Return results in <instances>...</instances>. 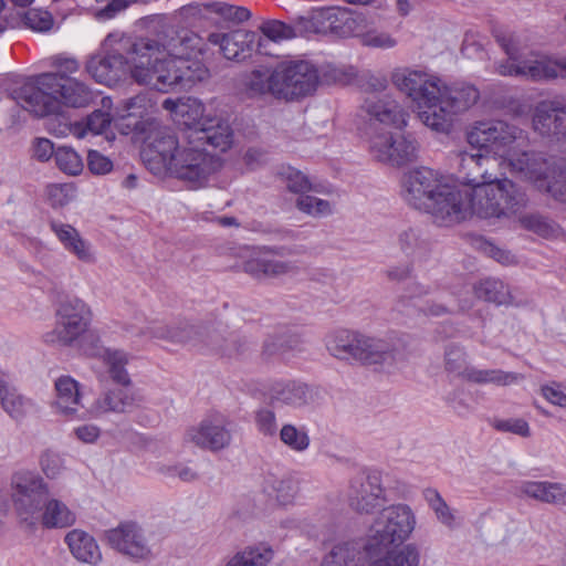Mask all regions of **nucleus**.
<instances>
[{
  "label": "nucleus",
  "instance_id": "f257e3e1",
  "mask_svg": "<svg viewBox=\"0 0 566 566\" xmlns=\"http://www.w3.org/2000/svg\"><path fill=\"white\" fill-rule=\"evenodd\" d=\"M178 117L186 127L180 135L158 129L148 137L142 158L154 175L169 174L191 188H201L223 166V160L206 146L228 151L233 145V129L226 119L207 114L197 98H186Z\"/></svg>",
  "mask_w": 566,
  "mask_h": 566
},
{
  "label": "nucleus",
  "instance_id": "f03ea898",
  "mask_svg": "<svg viewBox=\"0 0 566 566\" xmlns=\"http://www.w3.org/2000/svg\"><path fill=\"white\" fill-rule=\"evenodd\" d=\"M207 49V41L196 32L167 28L154 38L132 44L130 77L139 85L164 93L190 90L210 78V70L197 60Z\"/></svg>",
  "mask_w": 566,
  "mask_h": 566
},
{
  "label": "nucleus",
  "instance_id": "7ed1b4c3",
  "mask_svg": "<svg viewBox=\"0 0 566 566\" xmlns=\"http://www.w3.org/2000/svg\"><path fill=\"white\" fill-rule=\"evenodd\" d=\"M11 497L22 524L33 527H66L74 523L75 516L67 506L50 492L43 479L30 471H19L11 479Z\"/></svg>",
  "mask_w": 566,
  "mask_h": 566
},
{
  "label": "nucleus",
  "instance_id": "20e7f679",
  "mask_svg": "<svg viewBox=\"0 0 566 566\" xmlns=\"http://www.w3.org/2000/svg\"><path fill=\"white\" fill-rule=\"evenodd\" d=\"M503 165L516 179L533 186L541 193L558 201L566 185V165L545 153L517 147Z\"/></svg>",
  "mask_w": 566,
  "mask_h": 566
},
{
  "label": "nucleus",
  "instance_id": "39448f33",
  "mask_svg": "<svg viewBox=\"0 0 566 566\" xmlns=\"http://www.w3.org/2000/svg\"><path fill=\"white\" fill-rule=\"evenodd\" d=\"M469 218L500 219L524 210L530 202L528 196L509 178H497L479 187L467 190Z\"/></svg>",
  "mask_w": 566,
  "mask_h": 566
},
{
  "label": "nucleus",
  "instance_id": "423d86ee",
  "mask_svg": "<svg viewBox=\"0 0 566 566\" xmlns=\"http://www.w3.org/2000/svg\"><path fill=\"white\" fill-rule=\"evenodd\" d=\"M467 142L478 149L492 153L503 163L517 147L525 146L527 133L513 123L503 119L475 122L465 133Z\"/></svg>",
  "mask_w": 566,
  "mask_h": 566
},
{
  "label": "nucleus",
  "instance_id": "0eeeda50",
  "mask_svg": "<svg viewBox=\"0 0 566 566\" xmlns=\"http://www.w3.org/2000/svg\"><path fill=\"white\" fill-rule=\"evenodd\" d=\"M390 80L395 87L407 95L417 106L418 117L427 126L423 116L440 107L444 81L437 75L408 67L395 69Z\"/></svg>",
  "mask_w": 566,
  "mask_h": 566
},
{
  "label": "nucleus",
  "instance_id": "6e6552de",
  "mask_svg": "<svg viewBox=\"0 0 566 566\" xmlns=\"http://www.w3.org/2000/svg\"><path fill=\"white\" fill-rule=\"evenodd\" d=\"M415 523V516L406 505L384 509L370 526L366 549L377 553L400 545L413 531Z\"/></svg>",
  "mask_w": 566,
  "mask_h": 566
},
{
  "label": "nucleus",
  "instance_id": "1a4fd4ad",
  "mask_svg": "<svg viewBox=\"0 0 566 566\" xmlns=\"http://www.w3.org/2000/svg\"><path fill=\"white\" fill-rule=\"evenodd\" d=\"M92 321L90 306L77 297L67 298L59 304L54 328L46 333L49 344L72 346L88 331Z\"/></svg>",
  "mask_w": 566,
  "mask_h": 566
},
{
  "label": "nucleus",
  "instance_id": "9d476101",
  "mask_svg": "<svg viewBox=\"0 0 566 566\" xmlns=\"http://www.w3.org/2000/svg\"><path fill=\"white\" fill-rule=\"evenodd\" d=\"M479 97L480 93L473 85L454 84L450 86L444 82L440 107L437 108L438 113L432 111L429 115L423 116L427 127L437 132H448L452 126L454 117L472 107Z\"/></svg>",
  "mask_w": 566,
  "mask_h": 566
},
{
  "label": "nucleus",
  "instance_id": "9b49d317",
  "mask_svg": "<svg viewBox=\"0 0 566 566\" xmlns=\"http://www.w3.org/2000/svg\"><path fill=\"white\" fill-rule=\"evenodd\" d=\"M279 98L292 101L312 94L318 84V73L304 60L283 61L277 64Z\"/></svg>",
  "mask_w": 566,
  "mask_h": 566
},
{
  "label": "nucleus",
  "instance_id": "f8f14e48",
  "mask_svg": "<svg viewBox=\"0 0 566 566\" xmlns=\"http://www.w3.org/2000/svg\"><path fill=\"white\" fill-rule=\"evenodd\" d=\"M446 369L462 379L479 385L494 384L510 386L524 377L520 374L507 373L500 369H478L465 361V353L459 347H449L446 352Z\"/></svg>",
  "mask_w": 566,
  "mask_h": 566
},
{
  "label": "nucleus",
  "instance_id": "ddd939ff",
  "mask_svg": "<svg viewBox=\"0 0 566 566\" xmlns=\"http://www.w3.org/2000/svg\"><path fill=\"white\" fill-rule=\"evenodd\" d=\"M423 211L430 213L434 222L441 226L460 223L469 218L467 190H461L447 181Z\"/></svg>",
  "mask_w": 566,
  "mask_h": 566
},
{
  "label": "nucleus",
  "instance_id": "4468645a",
  "mask_svg": "<svg viewBox=\"0 0 566 566\" xmlns=\"http://www.w3.org/2000/svg\"><path fill=\"white\" fill-rule=\"evenodd\" d=\"M370 153L378 161L400 167L418 157V143L411 137L382 132L370 137Z\"/></svg>",
  "mask_w": 566,
  "mask_h": 566
},
{
  "label": "nucleus",
  "instance_id": "2eb2a0df",
  "mask_svg": "<svg viewBox=\"0 0 566 566\" xmlns=\"http://www.w3.org/2000/svg\"><path fill=\"white\" fill-rule=\"evenodd\" d=\"M446 182V177L437 170L428 167L412 169L403 178L405 200L416 209L423 210Z\"/></svg>",
  "mask_w": 566,
  "mask_h": 566
},
{
  "label": "nucleus",
  "instance_id": "dca6fc26",
  "mask_svg": "<svg viewBox=\"0 0 566 566\" xmlns=\"http://www.w3.org/2000/svg\"><path fill=\"white\" fill-rule=\"evenodd\" d=\"M384 493L378 472H361L350 480L348 503L358 513H370L385 501Z\"/></svg>",
  "mask_w": 566,
  "mask_h": 566
},
{
  "label": "nucleus",
  "instance_id": "f3484780",
  "mask_svg": "<svg viewBox=\"0 0 566 566\" xmlns=\"http://www.w3.org/2000/svg\"><path fill=\"white\" fill-rule=\"evenodd\" d=\"M459 168L458 179L470 189L495 181L499 177L497 159L490 155L470 154L461 151L458 154Z\"/></svg>",
  "mask_w": 566,
  "mask_h": 566
},
{
  "label": "nucleus",
  "instance_id": "a211bd4d",
  "mask_svg": "<svg viewBox=\"0 0 566 566\" xmlns=\"http://www.w3.org/2000/svg\"><path fill=\"white\" fill-rule=\"evenodd\" d=\"M46 74L38 77L36 84H24L14 91V99L21 107L34 116L43 117L56 114L60 111V103L53 90L44 86Z\"/></svg>",
  "mask_w": 566,
  "mask_h": 566
},
{
  "label": "nucleus",
  "instance_id": "6ab92c4d",
  "mask_svg": "<svg viewBox=\"0 0 566 566\" xmlns=\"http://www.w3.org/2000/svg\"><path fill=\"white\" fill-rule=\"evenodd\" d=\"M104 536L108 545L130 558L146 559L151 554L142 528L134 522L120 523L106 531Z\"/></svg>",
  "mask_w": 566,
  "mask_h": 566
},
{
  "label": "nucleus",
  "instance_id": "aec40b11",
  "mask_svg": "<svg viewBox=\"0 0 566 566\" xmlns=\"http://www.w3.org/2000/svg\"><path fill=\"white\" fill-rule=\"evenodd\" d=\"M231 440L230 432L226 429L219 417H208L199 423L186 429L184 441L200 449L218 451L226 448Z\"/></svg>",
  "mask_w": 566,
  "mask_h": 566
},
{
  "label": "nucleus",
  "instance_id": "412c9836",
  "mask_svg": "<svg viewBox=\"0 0 566 566\" xmlns=\"http://www.w3.org/2000/svg\"><path fill=\"white\" fill-rule=\"evenodd\" d=\"M44 86L53 90L60 106L85 107L93 101V92L82 82L62 73H48Z\"/></svg>",
  "mask_w": 566,
  "mask_h": 566
},
{
  "label": "nucleus",
  "instance_id": "4be33fe9",
  "mask_svg": "<svg viewBox=\"0 0 566 566\" xmlns=\"http://www.w3.org/2000/svg\"><path fill=\"white\" fill-rule=\"evenodd\" d=\"M533 129L542 136L566 138V105L543 101L534 109Z\"/></svg>",
  "mask_w": 566,
  "mask_h": 566
},
{
  "label": "nucleus",
  "instance_id": "5701e85b",
  "mask_svg": "<svg viewBox=\"0 0 566 566\" xmlns=\"http://www.w3.org/2000/svg\"><path fill=\"white\" fill-rule=\"evenodd\" d=\"M208 42L219 45L227 60L243 61L249 57L256 42V34L247 30H234L229 33H211Z\"/></svg>",
  "mask_w": 566,
  "mask_h": 566
},
{
  "label": "nucleus",
  "instance_id": "b1692460",
  "mask_svg": "<svg viewBox=\"0 0 566 566\" xmlns=\"http://www.w3.org/2000/svg\"><path fill=\"white\" fill-rule=\"evenodd\" d=\"M142 397L132 387H120L103 392L87 412L98 418L108 412L124 413L139 406Z\"/></svg>",
  "mask_w": 566,
  "mask_h": 566
},
{
  "label": "nucleus",
  "instance_id": "393cba45",
  "mask_svg": "<svg viewBox=\"0 0 566 566\" xmlns=\"http://www.w3.org/2000/svg\"><path fill=\"white\" fill-rule=\"evenodd\" d=\"M370 120L400 128L406 125V113L401 106L388 95H368L363 104Z\"/></svg>",
  "mask_w": 566,
  "mask_h": 566
},
{
  "label": "nucleus",
  "instance_id": "a878e982",
  "mask_svg": "<svg viewBox=\"0 0 566 566\" xmlns=\"http://www.w3.org/2000/svg\"><path fill=\"white\" fill-rule=\"evenodd\" d=\"M314 400V391L305 384L296 381L275 382L269 389V403L273 408L280 406L302 407Z\"/></svg>",
  "mask_w": 566,
  "mask_h": 566
},
{
  "label": "nucleus",
  "instance_id": "bb28decb",
  "mask_svg": "<svg viewBox=\"0 0 566 566\" xmlns=\"http://www.w3.org/2000/svg\"><path fill=\"white\" fill-rule=\"evenodd\" d=\"M243 269L254 277H279L298 270L293 262L282 261L272 254L263 253L244 262Z\"/></svg>",
  "mask_w": 566,
  "mask_h": 566
},
{
  "label": "nucleus",
  "instance_id": "cd10ccee",
  "mask_svg": "<svg viewBox=\"0 0 566 566\" xmlns=\"http://www.w3.org/2000/svg\"><path fill=\"white\" fill-rule=\"evenodd\" d=\"M130 50L132 46L127 51L126 61L122 54L94 56L87 62L86 69L88 73L96 80V82L111 85L120 77L124 64H128V67L130 69Z\"/></svg>",
  "mask_w": 566,
  "mask_h": 566
},
{
  "label": "nucleus",
  "instance_id": "c85d7f7f",
  "mask_svg": "<svg viewBox=\"0 0 566 566\" xmlns=\"http://www.w3.org/2000/svg\"><path fill=\"white\" fill-rule=\"evenodd\" d=\"M50 226L65 250L84 263H93L95 261V254L91 244L81 237L74 227L56 221H52Z\"/></svg>",
  "mask_w": 566,
  "mask_h": 566
},
{
  "label": "nucleus",
  "instance_id": "c756f323",
  "mask_svg": "<svg viewBox=\"0 0 566 566\" xmlns=\"http://www.w3.org/2000/svg\"><path fill=\"white\" fill-rule=\"evenodd\" d=\"M277 65L270 70L268 67L255 69L243 77L242 85L250 97L270 94L279 98Z\"/></svg>",
  "mask_w": 566,
  "mask_h": 566
},
{
  "label": "nucleus",
  "instance_id": "7c9ffc66",
  "mask_svg": "<svg viewBox=\"0 0 566 566\" xmlns=\"http://www.w3.org/2000/svg\"><path fill=\"white\" fill-rule=\"evenodd\" d=\"M473 292L478 298L496 305L521 306L526 303L524 300L517 298L509 285L495 279L479 282L473 286Z\"/></svg>",
  "mask_w": 566,
  "mask_h": 566
},
{
  "label": "nucleus",
  "instance_id": "2f4dec72",
  "mask_svg": "<svg viewBox=\"0 0 566 566\" xmlns=\"http://www.w3.org/2000/svg\"><path fill=\"white\" fill-rule=\"evenodd\" d=\"M364 340L365 335L350 331H338L328 336L327 349L336 358L358 360Z\"/></svg>",
  "mask_w": 566,
  "mask_h": 566
},
{
  "label": "nucleus",
  "instance_id": "473e14b6",
  "mask_svg": "<svg viewBox=\"0 0 566 566\" xmlns=\"http://www.w3.org/2000/svg\"><path fill=\"white\" fill-rule=\"evenodd\" d=\"M0 402L3 410L13 419L20 420L32 407L31 400L24 398L10 385L6 375L0 370Z\"/></svg>",
  "mask_w": 566,
  "mask_h": 566
},
{
  "label": "nucleus",
  "instance_id": "72a5a7b5",
  "mask_svg": "<svg viewBox=\"0 0 566 566\" xmlns=\"http://www.w3.org/2000/svg\"><path fill=\"white\" fill-rule=\"evenodd\" d=\"M56 391L55 408L65 416H72L80 406L78 384L70 376H61L54 384Z\"/></svg>",
  "mask_w": 566,
  "mask_h": 566
},
{
  "label": "nucleus",
  "instance_id": "f704fd0d",
  "mask_svg": "<svg viewBox=\"0 0 566 566\" xmlns=\"http://www.w3.org/2000/svg\"><path fill=\"white\" fill-rule=\"evenodd\" d=\"M521 491L534 500L557 505H566V485L553 482H525Z\"/></svg>",
  "mask_w": 566,
  "mask_h": 566
},
{
  "label": "nucleus",
  "instance_id": "c9c22d12",
  "mask_svg": "<svg viewBox=\"0 0 566 566\" xmlns=\"http://www.w3.org/2000/svg\"><path fill=\"white\" fill-rule=\"evenodd\" d=\"M65 541L76 559L90 564L101 560L99 548L95 539L87 533L73 530L66 535Z\"/></svg>",
  "mask_w": 566,
  "mask_h": 566
},
{
  "label": "nucleus",
  "instance_id": "e433bc0d",
  "mask_svg": "<svg viewBox=\"0 0 566 566\" xmlns=\"http://www.w3.org/2000/svg\"><path fill=\"white\" fill-rule=\"evenodd\" d=\"M513 216H516V223L520 228L544 239H555L560 234V227L539 212H523L521 210L517 213H513Z\"/></svg>",
  "mask_w": 566,
  "mask_h": 566
},
{
  "label": "nucleus",
  "instance_id": "4c0bfd02",
  "mask_svg": "<svg viewBox=\"0 0 566 566\" xmlns=\"http://www.w3.org/2000/svg\"><path fill=\"white\" fill-rule=\"evenodd\" d=\"M264 490L280 505L285 506L294 503L301 490V481L292 475L272 476L265 481Z\"/></svg>",
  "mask_w": 566,
  "mask_h": 566
},
{
  "label": "nucleus",
  "instance_id": "58836bf2",
  "mask_svg": "<svg viewBox=\"0 0 566 566\" xmlns=\"http://www.w3.org/2000/svg\"><path fill=\"white\" fill-rule=\"evenodd\" d=\"M516 73L534 81L556 78L560 74V61H553L546 56L522 60V65L516 69Z\"/></svg>",
  "mask_w": 566,
  "mask_h": 566
},
{
  "label": "nucleus",
  "instance_id": "ea45409f",
  "mask_svg": "<svg viewBox=\"0 0 566 566\" xmlns=\"http://www.w3.org/2000/svg\"><path fill=\"white\" fill-rule=\"evenodd\" d=\"M203 342L212 350L228 357L240 355L247 346V342L238 335L224 336L218 332L209 333Z\"/></svg>",
  "mask_w": 566,
  "mask_h": 566
},
{
  "label": "nucleus",
  "instance_id": "a19ab883",
  "mask_svg": "<svg viewBox=\"0 0 566 566\" xmlns=\"http://www.w3.org/2000/svg\"><path fill=\"white\" fill-rule=\"evenodd\" d=\"M400 250L408 256L423 259L429 252V242L420 229L408 228L398 235Z\"/></svg>",
  "mask_w": 566,
  "mask_h": 566
},
{
  "label": "nucleus",
  "instance_id": "79ce46f5",
  "mask_svg": "<svg viewBox=\"0 0 566 566\" xmlns=\"http://www.w3.org/2000/svg\"><path fill=\"white\" fill-rule=\"evenodd\" d=\"M497 42L511 60V62L500 64L497 72L504 76H521V73H516V69L522 65V45L520 39L513 34L501 35L497 36Z\"/></svg>",
  "mask_w": 566,
  "mask_h": 566
},
{
  "label": "nucleus",
  "instance_id": "37998d69",
  "mask_svg": "<svg viewBox=\"0 0 566 566\" xmlns=\"http://www.w3.org/2000/svg\"><path fill=\"white\" fill-rule=\"evenodd\" d=\"M346 17L344 11L335 8H319L312 12L311 23L313 30L318 33H338L340 31V22Z\"/></svg>",
  "mask_w": 566,
  "mask_h": 566
},
{
  "label": "nucleus",
  "instance_id": "c03bdc74",
  "mask_svg": "<svg viewBox=\"0 0 566 566\" xmlns=\"http://www.w3.org/2000/svg\"><path fill=\"white\" fill-rule=\"evenodd\" d=\"M361 355L358 360L367 365L382 364L392 360V350L388 343L382 339L365 336Z\"/></svg>",
  "mask_w": 566,
  "mask_h": 566
},
{
  "label": "nucleus",
  "instance_id": "a18cd8bd",
  "mask_svg": "<svg viewBox=\"0 0 566 566\" xmlns=\"http://www.w3.org/2000/svg\"><path fill=\"white\" fill-rule=\"evenodd\" d=\"M363 558L360 547L356 543H343L335 545L323 559V564L334 566H359Z\"/></svg>",
  "mask_w": 566,
  "mask_h": 566
},
{
  "label": "nucleus",
  "instance_id": "49530a36",
  "mask_svg": "<svg viewBox=\"0 0 566 566\" xmlns=\"http://www.w3.org/2000/svg\"><path fill=\"white\" fill-rule=\"evenodd\" d=\"M387 551L384 558L377 559L371 566H418L419 565V551L412 545L408 544L399 549Z\"/></svg>",
  "mask_w": 566,
  "mask_h": 566
},
{
  "label": "nucleus",
  "instance_id": "de8ad7c7",
  "mask_svg": "<svg viewBox=\"0 0 566 566\" xmlns=\"http://www.w3.org/2000/svg\"><path fill=\"white\" fill-rule=\"evenodd\" d=\"M104 360L108 367L111 378L122 387H130L132 381L125 369L128 361L126 354L122 350H107Z\"/></svg>",
  "mask_w": 566,
  "mask_h": 566
},
{
  "label": "nucleus",
  "instance_id": "09e8293b",
  "mask_svg": "<svg viewBox=\"0 0 566 566\" xmlns=\"http://www.w3.org/2000/svg\"><path fill=\"white\" fill-rule=\"evenodd\" d=\"M272 556L270 548L249 547L234 555L227 566H266Z\"/></svg>",
  "mask_w": 566,
  "mask_h": 566
},
{
  "label": "nucleus",
  "instance_id": "8fccbe9b",
  "mask_svg": "<svg viewBox=\"0 0 566 566\" xmlns=\"http://www.w3.org/2000/svg\"><path fill=\"white\" fill-rule=\"evenodd\" d=\"M277 176L291 192L303 195L313 189L310 179L302 171L292 167L282 168Z\"/></svg>",
  "mask_w": 566,
  "mask_h": 566
},
{
  "label": "nucleus",
  "instance_id": "3c124183",
  "mask_svg": "<svg viewBox=\"0 0 566 566\" xmlns=\"http://www.w3.org/2000/svg\"><path fill=\"white\" fill-rule=\"evenodd\" d=\"M56 166L69 175H77L83 169V161L80 155L70 147H59L54 153Z\"/></svg>",
  "mask_w": 566,
  "mask_h": 566
},
{
  "label": "nucleus",
  "instance_id": "603ef678",
  "mask_svg": "<svg viewBox=\"0 0 566 566\" xmlns=\"http://www.w3.org/2000/svg\"><path fill=\"white\" fill-rule=\"evenodd\" d=\"M23 24L36 32H48L54 25L52 14L43 9L33 8L24 12L22 17Z\"/></svg>",
  "mask_w": 566,
  "mask_h": 566
},
{
  "label": "nucleus",
  "instance_id": "864d4df0",
  "mask_svg": "<svg viewBox=\"0 0 566 566\" xmlns=\"http://www.w3.org/2000/svg\"><path fill=\"white\" fill-rule=\"evenodd\" d=\"M281 441L294 451L302 452L310 446V437L306 431L297 429L293 424H284L280 431Z\"/></svg>",
  "mask_w": 566,
  "mask_h": 566
},
{
  "label": "nucleus",
  "instance_id": "5fc2aeb1",
  "mask_svg": "<svg viewBox=\"0 0 566 566\" xmlns=\"http://www.w3.org/2000/svg\"><path fill=\"white\" fill-rule=\"evenodd\" d=\"M296 207L313 217H321L331 213L332 208L328 201L314 196L302 195L296 200Z\"/></svg>",
  "mask_w": 566,
  "mask_h": 566
},
{
  "label": "nucleus",
  "instance_id": "6e6d98bb",
  "mask_svg": "<svg viewBox=\"0 0 566 566\" xmlns=\"http://www.w3.org/2000/svg\"><path fill=\"white\" fill-rule=\"evenodd\" d=\"M197 329L186 323L169 324V342L177 344L196 343Z\"/></svg>",
  "mask_w": 566,
  "mask_h": 566
},
{
  "label": "nucleus",
  "instance_id": "4d7b16f0",
  "mask_svg": "<svg viewBox=\"0 0 566 566\" xmlns=\"http://www.w3.org/2000/svg\"><path fill=\"white\" fill-rule=\"evenodd\" d=\"M359 39L363 45L379 49H390L397 43L389 33L378 32L376 30L360 34Z\"/></svg>",
  "mask_w": 566,
  "mask_h": 566
},
{
  "label": "nucleus",
  "instance_id": "13d9d810",
  "mask_svg": "<svg viewBox=\"0 0 566 566\" xmlns=\"http://www.w3.org/2000/svg\"><path fill=\"white\" fill-rule=\"evenodd\" d=\"M49 130L55 136H66L72 134L77 138H82L84 136V128L80 123H67L61 122L59 116L51 118L48 123Z\"/></svg>",
  "mask_w": 566,
  "mask_h": 566
},
{
  "label": "nucleus",
  "instance_id": "bf43d9fd",
  "mask_svg": "<svg viewBox=\"0 0 566 566\" xmlns=\"http://www.w3.org/2000/svg\"><path fill=\"white\" fill-rule=\"evenodd\" d=\"M261 31L273 41L290 39L294 35L293 29L290 25L276 20L264 23L261 27Z\"/></svg>",
  "mask_w": 566,
  "mask_h": 566
},
{
  "label": "nucleus",
  "instance_id": "052dcab7",
  "mask_svg": "<svg viewBox=\"0 0 566 566\" xmlns=\"http://www.w3.org/2000/svg\"><path fill=\"white\" fill-rule=\"evenodd\" d=\"M88 169L95 175H104L112 170L113 163L97 150H90L87 155Z\"/></svg>",
  "mask_w": 566,
  "mask_h": 566
},
{
  "label": "nucleus",
  "instance_id": "680f3d73",
  "mask_svg": "<svg viewBox=\"0 0 566 566\" xmlns=\"http://www.w3.org/2000/svg\"><path fill=\"white\" fill-rule=\"evenodd\" d=\"M112 117L107 112L94 111L86 122V128L93 134H102L111 124Z\"/></svg>",
  "mask_w": 566,
  "mask_h": 566
},
{
  "label": "nucleus",
  "instance_id": "e2e57ef3",
  "mask_svg": "<svg viewBox=\"0 0 566 566\" xmlns=\"http://www.w3.org/2000/svg\"><path fill=\"white\" fill-rule=\"evenodd\" d=\"M41 467L46 476L55 478L63 469V461L59 454L45 451L41 457Z\"/></svg>",
  "mask_w": 566,
  "mask_h": 566
},
{
  "label": "nucleus",
  "instance_id": "0e129e2a",
  "mask_svg": "<svg viewBox=\"0 0 566 566\" xmlns=\"http://www.w3.org/2000/svg\"><path fill=\"white\" fill-rule=\"evenodd\" d=\"M494 427L500 431L513 432L522 437L530 436V427L524 419L499 420Z\"/></svg>",
  "mask_w": 566,
  "mask_h": 566
},
{
  "label": "nucleus",
  "instance_id": "69168bd1",
  "mask_svg": "<svg viewBox=\"0 0 566 566\" xmlns=\"http://www.w3.org/2000/svg\"><path fill=\"white\" fill-rule=\"evenodd\" d=\"M216 7V11L227 19L242 22L250 18V11L243 7H234L227 3H218Z\"/></svg>",
  "mask_w": 566,
  "mask_h": 566
},
{
  "label": "nucleus",
  "instance_id": "338daca9",
  "mask_svg": "<svg viewBox=\"0 0 566 566\" xmlns=\"http://www.w3.org/2000/svg\"><path fill=\"white\" fill-rule=\"evenodd\" d=\"M541 392L552 405L566 409V394L559 389L558 385H544L541 387Z\"/></svg>",
  "mask_w": 566,
  "mask_h": 566
},
{
  "label": "nucleus",
  "instance_id": "774afa93",
  "mask_svg": "<svg viewBox=\"0 0 566 566\" xmlns=\"http://www.w3.org/2000/svg\"><path fill=\"white\" fill-rule=\"evenodd\" d=\"M256 423L261 432L272 436L276 431L275 415L272 410L262 409L256 413Z\"/></svg>",
  "mask_w": 566,
  "mask_h": 566
}]
</instances>
